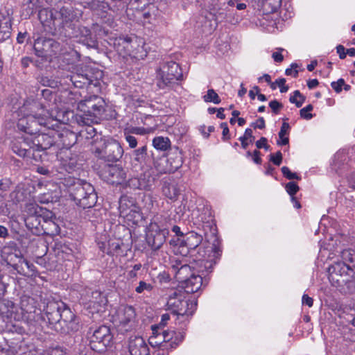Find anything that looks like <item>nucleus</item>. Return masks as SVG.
Here are the masks:
<instances>
[{
    "label": "nucleus",
    "instance_id": "9",
    "mask_svg": "<svg viewBox=\"0 0 355 355\" xmlns=\"http://www.w3.org/2000/svg\"><path fill=\"white\" fill-rule=\"evenodd\" d=\"M135 317V311L132 306L121 305L113 315V322L119 331L124 333L134 327Z\"/></svg>",
    "mask_w": 355,
    "mask_h": 355
},
{
    "label": "nucleus",
    "instance_id": "31",
    "mask_svg": "<svg viewBox=\"0 0 355 355\" xmlns=\"http://www.w3.org/2000/svg\"><path fill=\"white\" fill-rule=\"evenodd\" d=\"M21 308L23 311L27 313H36L37 311L41 313V309L37 308L36 301L33 297L29 296H23L20 301Z\"/></svg>",
    "mask_w": 355,
    "mask_h": 355
},
{
    "label": "nucleus",
    "instance_id": "61",
    "mask_svg": "<svg viewBox=\"0 0 355 355\" xmlns=\"http://www.w3.org/2000/svg\"><path fill=\"white\" fill-rule=\"evenodd\" d=\"M125 141L128 143L130 148H135L137 147V139H136L135 137L130 135H125Z\"/></svg>",
    "mask_w": 355,
    "mask_h": 355
},
{
    "label": "nucleus",
    "instance_id": "53",
    "mask_svg": "<svg viewBox=\"0 0 355 355\" xmlns=\"http://www.w3.org/2000/svg\"><path fill=\"white\" fill-rule=\"evenodd\" d=\"M282 172L283 175L288 180H300V178L297 175V173H292L288 167L283 166L282 168Z\"/></svg>",
    "mask_w": 355,
    "mask_h": 355
},
{
    "label": "nucleus",
    "instance_id": "21",
    "mask_svg": "<svg viewBox=\"0 0 355 355\" xmlns=\"http://www.w3.org/2000/svg\"><path fill=\"white\" fill-rule=\"evenodd\" d=\"M107 303L106 297L100 291H95L92 293L90 299L87 302V308L92 310V311L99 312L102 311V309Z\"/></svg>",
    "mask_w": 355,
    "mask_h": 355
},
{
    "label": "nucleus",
    "instance_id": "46",
    "mask_svg": "<svg viewBox=\"0 0 355 355\" xmlns=\"http://www.w3.org/2000/svg\"><path fill=\"white\" fill-rule=\"evenodd\" d=\"M343 261L342 262H349L353 264V268L355 269V253L349 250H345L342 252L341 254Z\"/></svg>",
    "mask_w": 355,
    "mask_h": 355
},
{
    "label": "nucleus",
    "instance_id": "37",
    "mask_svg": "<svg viewBox=\"0 0 355 355\" xmlns=\"http://www.w3.org/2000/svg\"><path fill=\"white\" fill-rule=\"evenodd\" d=\"M154 166L159 173H171L166 157H161L154 162Z\"/></svg>",
    "mask_w": 355,
    "mask_h": 355
},
{
    "label": "nucleus",
    "instance_id": "13",
    "mask_svg": "<svg viewBox=\"0 0 355 355\" xmlns=\"http://www.w3.org/2000/svg\"><path fill=\"white\" fill-rule=\"evenodd\" d=\"M157 76H159V80L157 85L160 89H164L171 84L184 78L182 68H159L157 70Z\"/></svg>",
    "mask_w": 355,
    "mask_h": 355
},
{
    "label": "nucleus",
    "instance_id": "25",
    "mask_svg": "<svg viewBox=\"0 0 355 355\" xmlns=\"http://www.w3.org/2000/svg\"><path fill=\"white\" fill-rule=\"evenodd\" d=\"M202 241V236L194 232H189L183 239L178 238L179 242L191 250L196 249L201 243Z\"/></svg>",
    "mask_w": 355,
    "mask_h": 355
},
{
    "label": "nucleus",
    "instance_id": "5",
    "mask_svg": "<svg viewBox=\"0 0 355 355\" xmlns=\"http://www.w3.org/2000/svg\"><path fill=\"white\" fill-rule=\"evenodd\" d=\"M354 268L345 262H336L329 268V279L335 286L348 288L355 286Z\"/></svg>",
    "mask_w": 355,
    "mask_h": 355
},
{
    "label": "nucleus",
    "instance_id": "54",
    "mask_svg": "<svg viewBox=\"0 0 355 355\" xmlns=\"http://www.w3.org/2000/svg\"><path fill=\"white\" fill-rule=\"evenodd\" d=\"M19 259H22L21 257L17 256L16 254H10L6 259L7 265L10 266L14 269V263H18Z\"/></svg>",
    "mask_w": 355,
    "mask_h": 355
},
{
    "label": "nucleus",
    "instance_id": "41",
    "mask_svg": "<svg viewBox=\"0 0 355 355\" xmlns=\"http://www.w3.org/2000/svg\"><path fill=\"white\" fill-rule=\"evenodd\" d=\"M85 37L82 39L83 44L89 48H96L97 42L96 38L91 35L89 30L85 28Z\"/></svg>",
    "mask_w": 355,
    "mask_h": 355
},
{
    "label": "nucleus",
    "instance_id": "1",
    "mask_svg": "<svg viewBox=\"0 0 355 355\" xmlns=\"http://www.w3.org/2000/svg\"><path fill=\"white\" fill-rule=\"evenodd\" d=\"M62 112L46 110L38 101L28 99L19 109L17 128L25 133L40 132L42 128H51V121H61ZM53 126V125H51Z\"/></svg>",
    "mask_w": 355,
    "mask_h": 355
},
{
    "label": "nucleus",
    "instance_id": "30",
    "mask_svg": "<svg viewBox=\"0 0 355 355\" xmlns=\"http://www.w3.org/2000/svg\"><path fill=\"white\" fill-rule=\"evenodd\" d=\"M57 135L60 139V142L64 148H69L77 141V135L70 130H64Z\"/></svg>",
    "mask_w": 355,
    "mask_h": 355
},
{
    "label": "nucleus",
    "instance_id": "51",
    "mask_svg": "<svg viewBox=\"0 0 355 355\" xmlns=\"http://www.w3.org/2000/svg\"><path fill=\"white\" fill-rule=\"evenodd\" d=\"M313 107L311 104H309L307 106H306L305 107L301 109L300 111L301 117H302L305 119H307V120L311 119L313 117V115L309 112H311L313 110Z\"/></svg>",
    "mask_w": 355,
    "mask_h": 355
},
{
    "label": "nucleus",
    "instance_id": "3",
    "mask_svg": "<svg viewBox=\"0 0 355 355\" xmlns=\"http://www.w3.org/2000/svg\"><path fill=\"white\" fill-rule=\"evenodd\" d=\"M69 192L76 204L83 209L93 207L97 202V195L94 187L80 179L69 178L66 180Z\"/></svg>",
    "mask_w": 355,
    "mask_h": 355
},
{
    "label": "nucleus",
    "instance_id": "11",
    "mask_svg": "<svg viewBox=\"0 0 355 355\" xmlns=\"http://www.w3.org/2000/svg\"><path fill=\"white\" fill-rule=\"evenodd\" d=\"M101 178L111 184H121L126 178V172L119 165L106 164L99 171Z\"/></svg>",
    "mask_w": 355,
    "mask_h": 355
},
{
    "label": "nucleus",
    "instance_id": "42",
    "mask_svg": "<svg viewBox=\"0 0 355 355\" xmlns=\"http://www.w3.org/2000/svg\"><path fill=\"white\" fill-rule=\"evenodd\" d=\"M289 128L290 126L288 123H283L281 130L279 132V137L281 139V141H277V144L286 145L288 144V137H285V135L287 134Z\"/></svg>",
    "mask_w": 355,
    "mask_h": 355
},
{
    "label": "nucleus",
    "instance_id": "38",
    "mask_svg": "<svg viewBox=\"0 0 355 355\" xmlns=\"http://www.w3.org/2000/svg\"><path fill=\"white\" fill-rule=\"evenodd\" d=\"M170 244L173 245L176 248L174 250L176 254H180L183 257L187 256L189 254V250H191L184 244H182L180 242H179L178 239H177V241L171 239L170 241Z\"/></svg>",
    "mask_w": 355,
    "mask_h": 355
},
{
    "label": "nucleus",
    "instance_id": "57",
    "mask_svg": "<svg viewBox=\"0 0 355 355\" xmlns=\"http://www.w3.org/2000/svg\"><path fill=\"white\" fill-rule=\"evenodd\" d=\"M269 106L275 114H277L279 110L283 107V105L276 100L271 101L269 103Z\"/></svg>",
    "mask_w": 355,
    "mask_h": 355
},
{
    "label": "nucleus",
    "instance_id": "7",
    "mask_svg": "<svg viewBox=\"0 0 355 355\" xmlns=\"http://www.w3.org/2000/svg\"><path fill=\"white\" fill-rule=\"evenodd\" d=\"M166 305L174 315H191L196 309L197 303L186 299L184 292L174 291L169 296Z\"/></svg>",
    "mask_w": 355,
    "mask_h": 355
},
{
    "label": "nucleus",
    "instance_id": "12",
    "mask_svg": "<svg viewBox=\"0 0 355 355\" xmlns=\"http://www.w3.org/2000/svg\"><path fill=\"white\" fill-rule=\"evenodd\" d=\"M168 233L169 232L167 229H160L157 223H150L146 234L148 245L153 250H158L165 243Z\"/></svg>",
    "mask_w": 355,
    "mask_h": 355
},
{
    "label": "nucleus",
    "instance_id": "39",
    "mask_svg": "<svg viewBox=\"0 0 355 355\" xmlns=\"http://www.w3.org/2000/svg\"><path fill=\"white\" fill-rule=\"evenodd\" d=\"M254 139V137L252 135V130L250 128H247L244 135L239 138V141L241 142V146L244 149H246L249 143H252Z\"/></svg>",
    "mask_w": 355,
    "mask_h": 355
},
{
    "label": "nucleus",
    "instance_id": "29",
    "mask_svg": "<svg viewBox=\"0 0 355 355\" xmlns=\"http://www.w3.org/2000/svg\"><path fill=\"white\" fill-rule=\"evenodd\" d=\"M14 270L19 275L28 276L30 272L35 271V266L26 259H19L18 263H14Z\"/></svg>",
    "mask_w": 355,
    "mask_h": 355
},
{
    "label": "nucleus",
    "instance_id": "15",
    "mask_svg": "<svg viewBox=\"0 0 355 355\" xmlns=\"http://www.w3.org/2000/svg\"><path fill=\"white\" fill-rule=\"evenodd\" d=\"M110 44L113 46L119 55L125 58L133 53L135 44H137V42H133L131 37L126 36L111 38Z\"/></svg>",
    "mask_w": 355,
    "mask_h": 355
},
{
    "label": "nucleus",
    "instance_id": "49",
    "mask_svg": "<svg viewBox=\"0 0 355 355\" xmlns=\"http://www.w3.org/2000/svg\"><path fill=\"white\" fill-rule=\"evenodd\" d=\"M153 289V286L144 281H140L139 285L135 288V291L137 293H142L145 291H150Z\"/></svg>",
    "mask_w": 355,
    "mask_h": 355
},
{
    "label": "nucleus",
    "instance_id": "2",
    "mask_svg": "<svg viewBox=\"0 0 355 355\" xmlns=\"http://www.w3.org/2000/svg\"><path fill=\"white\" fill-rule=\"evenodd\" d=\"M42 319L55 331L69 334L79 329V321L71 309L62 302L51 300L44 306Z\"/></svg>",
    "mask_w": 355,
    "mask_h": 355
},
{
    "label": "nucleus",
    "instance_id": "24",
    "mask_svg": "<svg viewBox=\"0 0 355 355\" xmlns=\"http://www.w3.org/2000/svg\"><path fill=\"white\" fill-rule=\"evenodd\" d=\"M181 284L184 289V292L187 293H196L202 285V277L201 275L193 274Z\"/></svg>",
    "mask_w": 355,
    "mask_h": 355
},
{
    "label": "nucleus",
    "instance_id": "19",
    "mask_svg": "<svg viewBox=\"0 0 355 355\" xmlns=\"http://www.w3.org/2000/svg\"><path fill=\"white\" fill-rule=\"evenodd\" d=\"M128 349L131 355H150L148 345L140 336H134L130 338Z\"/></svg>",
    "mask_w": 355,
    "mask_h": 355
},
{
    "label": "nucleus",
    "instance_id": "16",
    "mask_svg": "<svg viewBox=\"0 0 355 355\" xmlns=\"http://www.w3.org/2000/svg\"><path fill=\"white\" fill-rule=\"evenodd\" d=\"M52 15L53 16V24L61 26L62 28L71 27L72 22L76 17L71 8L64 6L55 11Z\"/></svg>",
    "mask_w": 355,
    "mask_h": 355
},
{
    "label": "nucleus",
    "instance_id": "52",
    "mask_svg": "<svg viewBox=\"0 0 355 355\" xmlns=\"http://www.w3.org/2000/svg\"><path fill=\"white\" fill-rule=\"evenodd\" d=\"M10 198L13 203L17 204L23 200L24 193L19 190H15L10 193Z\"/></svg>",
    "mask_w": 355,
    "mask_h": 355
},
{
    "label": "nucleus",
    "instance_id": "26",
    "mask_svg": "<svg viewBox=\"0 0 355 355\" xmlns=\"http://www.w3.org/2000/svg\"><path fill=\"white\" fill-rule=\"evenodd\" d=\"M167 161L168 168L170 169V173H174L180 168L183 163L182 153L178 149L174 152L171 153L168 157L166 158Z\"/></svg>",
    "mask_w": 355,
    "mask_h": 355
},
{
    "label": "nucleus",
    "instance_id": "58",
    "mask_svg": "<svg viewBox=\"0 0 355 355\" xmlns=\"http://www.w3.org/2000/svg\"><path fill=\"white\" fill-rule=\"evenodd\" d=\"M270 161L273 162L274 164L277 166H279L282 163V154L280 151L277 152L275 155L270 154Z\"/></svg>",
    "mask_w": 355,
    "mask_h": 355
},
{
    "label": "nucleus",
    "instance_id": "45",
    "mask_svg": "<svg viewBox=\"0 0 355 355\" xmlns=\"http://www.w3.org/2000/svg\"><path fill=\"white\" fill-rule=\"evenodd\" d=\"M186 263H187L184 261L176 257H171L170 258L171 269L173 273H174L175 270H178L181 266H183Z\"/></svg>",
    "mask_w": 355,
    "mask_h": 355
},
{
    "label": "nucleus",
    "instance_id": "50",
    "mask_svg": "<svg viewBox=\"0 0 355 355\" xmlns=\"http://www.w3.org/2000/svg\"><path fill=\"white\" fill-rule=\"evenodd\" d=\"M286 189L288 193L293 198L294 195L299 191V187L294 182H289L286 185Z\"/></svg>",
    "mask_w": 355,
    "mask_h": 355
},
{
    "label": "nucleus",
    "instance_id": "60",
    "mask_svg": "<svg viewBox=\"0 0 355 355\" xmlns=\"http://www.w3.org/2000/svg\"><path fill=\"white\" fill-rule=\"evenodd\" d=\"M332 88L337 92L339 93L342 90V87L345 85V80L343 78L339 79L336 82L331 83Z\"/></svg>",
    "mask_w": 355,
    "mask_h": 355
},
{
    "label": "nucleus",
    "instance_id": "62",
    "mask_svg": "<svg viewBox=\"0 0 355 355\" xmlns=\"http://www.w3.org/2000/svg\"><path fill=\"white\" fill-rule=\"evenodd\" d=\"M282 51H284V49H279L272 53V58L277 63L281 62L284 59V56L282 54Z\"/></svg>",
    "mask_w": 355,
    "mask_h": 355
},
{
    "label": "nucleus",
    "instance_id": "27",
    "mask_svg": "<svg viewBox=\"0 0 355 355\" xmlns=\"http://www.w3.org/2000/svg\"><path fill=\"white\" fill-rule=\"evenodd\" d=\"M12 20L9 16L0 17V41H5L10 37Z\"/></svg>",
    "mask_w": 355,
    "mask_h": 355
},
{
    "label": "nucleus",
    "instance_id": "33",
    "mask_svg": "<svg viewBox=\"0 0 355 355\" xmlns=\"http://www.w3.org/2000/svg\"><path fill=\"white\" fill-rule=\"evenodd\" d=\"M140 190L150 191L155 185V178L149 173H144L139 176Z\"/></svg>",
    "mask_w": 355,
    "mask_h": 355
},
{
    "label": "nucleus",
    "instance_id": "48",
    "mask_svg": "<svg viewBox=\"0 0 355 355\" xmlns=\"http://www.w3.org/2000/svg\"><path fill=\"white\" fill-rule=\"evenodd\" d=\"M98 245H99V248L101 249V250L107 254H112L114 251L119 249V244L118 243H112V249L110 247L107 248L106 244L104 243H98Z\"/></svg>",
    "mask_w": 355,
    "mask_h": 355
},
{
    "label": "nucleus",
    "instance_id": "8",
    "mask_svg": "<svg viewBox=\"0 0 355 355\" xmlns=\"http://www.w3.org/2000/svg\"><path fill=\"white\" fill-rule=\"evenodd\" d=\"M87 336L91 348L98 352L104 350L110 344L113 338L110 328L105 325H101L96 328L90 327Z\"/></svg>",
    "mask_w": 355,
    "mask_h": 355
},
{
    "label": "nucleus",
    "instance_id": "35",
    "mask_svg": "<svg viewBox=\"0 0 355 355\" xmlns=\"http://www.w3.org/2000/svg\"><path fill=\"white\" fill-rule=\"evenodd\" d=\"M153 146L157 150L165 151L171 147V141L168 137H156L153 140Z\"/></svg>",
    "mask_w": 355,
    "mask_h": 355
},
{
    "label": "nucleus",
    "instance_id": "22",
    "mask_svg": "<svg viewBox=\"0 0 355 355\" xmlns=\"http://www.w3.org/2000/svg\"><path fill=\"white\" fill-rule=\"evenodd\" d=\"M162 334H163L162 338L164 340V344H166L165 349L175 348L184 338L182 333H177L174 331L162 330Z\"/></svg>",
    "mask_w": 355,
    "mask_h": 355
},
{
    "label": "nucleus",
    "instance_id": "55",
    "mask_svg": "<svg viewBox=\"0 0 355 355\" xmlns=\"http://www.w3.org/2000/svg\"><path fill=\"white\" fill-rule=\"evenodd\" d=\"M12 185V181L10 178H5L0 180V191H7Z\"/></svg>",
    "mask_w": 355,
    "mask_h": 355
},
{
    "label": "nucleus",
    "instance_id": "44",
    "mask_svg": "<svg viewBox=\"0 0 355 355\" xmlns=\"http://www.w3.org/2000/svg\"><path fill=\"white\" fill-rule=\"evenodd\" d=\"M203 98L205 102H213L215 104H218L220 103V98L219 96L213 89H209L207 94L203 96Z\"/></svg>",
    "mask_w": 355,
    "mask_h": 355
},
{
    "label": "nucleus",
    "instance_id": "10",
    "mask_svg": "<svg viewBox=\"0 0 355 355\" xmlns=\"http://www.w3.org/2000/svg\"><path fill=\"white\" fill-rule=\"evenodd\" d=\"M28 135L18 137L12 144V151L19 157L28 158L39 161L41 159V155L35 153V146L32 144V135L26 133Z\"/></svg>",
    "mask_w": 355,
    "mask_h": 355
},
{
    "label": "nucleus",
    "instance_id": "6",
    "mask_svg": "<svg viewBox=\"0 0 355 355\" xmlns=\"http://www.w3.org/2000/svg\"><path fill=\"white\" fill-rule=\"evenodd\" d=\"M97 140L92 148L96 157L107 162H116L122 157L123 150L116 140L105 141L101 138L99 141Z\"/></svg>",
    "mask_w": 355,
    "mask_h": 355
},
{
    "label": "nucleus",
    "instance_id": "63",
    "mask_svg": "<svg viewBox=\"0 0 355 355\" xmlns=\"http://www.w3.org/2000/svg\"><path fill=\"white\" fill-rule=\"evenodd\" d=\"M302 304L307 305L309 307H311L313 304V300L308 295L304 294L302 296Z\"/></svg>",
    "mask_w": 355,
    "mask_h": 355
},
{
    "label": "nucleus",
    "instance_id": "20",
    "mask_svg": "<svg viewBox=\"0 0 355 355\" xmlns=\"http://www.w3.org/2000/svg\"><path fill=\"white\" fill-rule=\"evenodd\" d=\"M120 214L123 217H137L139 216V208L135 205L132 199H129L127 196H123L119 201Z\"/></svg>",
    "mask_w": 355,
    "mask_h": 355
},
{
    "label": "nucleus",
    "instance_id": "32",
    "mask_svg": "<svg viewBox=\"0 0 355 355\" xmlns=\"http://www.w3.org/2000/svg\"><path fill=\"white\" fill-rule=\"evenodd\" d=\"M193 274L191 266L186 263L183 266H181L178 270H175L173 275L176 280L182 284Z\"/></svg>",
    "mask_w": 355,
    "mask_h": 355
},
{
    "label": "nucleus",
    "instance_id": "18",
    "mask_svg": "<svg viewBox=\"0 0 355 355\" xmlns=\"http://www.w3.org/2000/svg\"><path fill=\"white\" fill-rule=\"evenodd\" d=\"M95 100H97V101L95 102V106L91 108L90 112L86 114V116H81L83 123H98V120H100L102 116L105 111L104 101L101 97L94 98V101Z\"/></svg>",
    "mask_w": 355,
    "mask_h": 355
},
{
    "label": "nucleus",
    "instance_id": "64",
    "mask_svg": "<svg viewBox=\"0 0 355 355\" xmlns=\"http://www.w3.org/2000/svg\"><path fill=\"white\" fill-rule=\"evenodd\" d=\"M47 355H64V352L61 348L57 347L51 349Z\"/></svg>",
    "mask_w": 355,
    "mask_h": 355
},
{
    "label": "nucleus",
    "instance_id": "40",
    "mask_svg": "<svg viewBox=\"0 0 355 355\" xmlns=\"http://www.w3.org/2000/svg\"><path fill=\"white\" fill-rule=\"evenodd\" d=\"M134 159L136 162L141 164L144 162L147 156V146H143L133 151Z\"/></svg>",
    "mask_w": 355,
    "mask_h": 355
},
{
    "label": "nucleus",
    "instance_id": "47",
    "mask_svg": "<svg viewBox=\"0 0 355 355\" xmlns=\"http://www.w3.org/2000/svg\"><path fill=\"white\" fill-rule=\"evenodd\" d=\"M289 100L291 103H295L297 107H300L302 105L305 98L298 90H296L294 92L293 96L290 97Z\"/></svg>",
    "mask_w": 355,
    "mask_h": 355
},
{
    "label": "nucleus",
    "instance_id": "34",
    "mask_svg": "<svg viewBox=\"0 0 355 355\" xmlns=\"http://www.w3.org/2000/svg\"><path fill=\"white\" fill-rule=\"evenodd\" d=\"M94 98L99 97L98 96H92L78 103V108L83 112V115L82 116H86V114H89L91 108L95 106V102H96L97 100L94 101Z\"/></svg>",
    "mask_w": 355,
    "mask_h": 355
},
{
    "label": "nucleus",
    "instance_id": "28",
    "mask_svg": "<svg viewBox=\"0 0 355 355\" xmlns=\"http://www.w3.org/2000/svg\"><path fill=\"white\" fill-rule=\"evenodd\" d=\"M162 191L165 197L173 201L176 200L180 194V190L178 186L168 181H164L162 182Z\"/></svg>",
    "mask_w": 355,
    "mask_h": 355
},
{
    "label": "nucleus",
    "instance_id": "14",
    "mask_svg": "<svg viewBox=\"0 0 355 355\" xmlns=\"http://www.w3.org/2000/svg\"><path fill=\"white\" fill-rule=\"evenodd\" d=\"M60 49V44L52 39H37L34 44V49L39 57H51Z\"/></svg>",
    "mask_w": 355,
    "mask_h": 355
},
{
    "label": "nucleus",
    "instance_id": "56",
    "mask_svg": "<svg viewBox=\"0 0 355 355\" xmlns=\"http://www.w3.org/2000/svg\"><path fill=\"white\" fill-rule=\"evenodd\" d=\"M282 0H266L264 6H272L271 12H275L281 6Z\"/></svg>",
    "mask_w": 355,
    "mask_h": 355
},
{
    "label": "nucleus",
    "instance_id": "23",
    "mask_svg": "<svg viewBox=\"0 0 355 355\" xmlns=\"http://www.w3.org/2000/svg\"><path fill=\"white\" fill-rule=\"evenodd\" d=\"M48 218L44 217L42 223V233L49 236H55L60 233V227L55 221V216L50 211V215L47 216Z\"/></svg>",
    "mask_w": 355,
    "mask_h": 355
},
{
    "label": "nucleus",
    "instance_id": "43",
    "mask_svg": "<svg viewBox=\"0 0 355 355\" xmlns=\"http://www.w3.org/2000/svg\"><path fill=\"white\" fill-rule=\"evenodd\" d=\"M91 123H84L86 127L80 132L81 137L85 139H92L96 135V129L90 125Z\"/></svg>",
    "mask_w": 355,
    "mask_h": 355
},
{
    "label": "nucleus",
    "instance_id": "36",
    "mask_svg": "<svg viewBox=\"0 0 355 355\" xmlns=\"http://www.w3.org/2000/svg\"><path fill=\"white\" fill-rule=\"evenodd\" d=\"M163 334H159L156 336H150L148 342L149 344L153 347H159L162 350L165 349L166 344H164V340L162 338Z\"/></svg>",
    "mask_w": 355,
    "mask_h": 355
},
{
    "label": "nucleus",
    "instance_id": "59",
    "mask_svg": "<svg viewBox=\"0 0 355 355\" xmlns=\"http://www.w3.org/2000/svg\"><path fill=\"white\" fill-rule=\"evenodd\" d=\"M128 185L133 189H140V178H133L128 180Z\"/></svg>",
    "mask_w": 355,
    "mask_h": 355
},
{
    "label": "nucleus",
    "instance_id": "4",
    "mask_svg": "<svg viewBox=\"0 0 355 355\" xmlns=\"http://www.w3.org/2000/svg\"><path fill=\"white\" fill-rule=\"evenodd\" d=\"M24 213L26 227L33 234L42 235L43 218L44 217L48 218L47 216L50 215V211L35 203H29L26 205Z\"/></svg>",
    "mask_w": 355,
    "mask_h": 355
},
{
    "label": "nucleus",
    "instance_id": "17",
    "mask_svg": "<svg viewBox=\"0 0 355 355\" xmlns=\"http://www.w3.org/2000/svg\"><path fill=\"white\" fill-rule=\"evenodd\" d=\"M32 144L35 146V153L42 150H46L55 143L54 139L45 133H35L32 135Z\"/></svg>",
    "mask_w": 355,
    "mask_h": 355
}]
</instances>
